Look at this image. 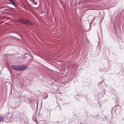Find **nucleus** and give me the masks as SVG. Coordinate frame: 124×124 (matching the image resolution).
I'll use <instances>...</instances> for the list:
<instances>
[{
    "label": "nucleus",
    "instance_id": "obj_11",
    "mask_svg": "<svg viewBox=\"0 0 124 124\" xmlns=\"http://www.w3.org/2000/svg\"><path fill=\"white\" fill-rule=\"evenodd\" d=\"M101 94V93H99V94Z\"/></svg>",
    "mask_w": 124,
    "mask_h": 124
},
{
    "label": "nucleus",
    "instance_id": "obj_7",
    "mask_svg": "<svg viewBox=\"0 0 124 124\" xmlns=\"http://www.w3.org/2000/svg\"><path fill=\"white\" fill-rule=\"evenodd\" d=\"M10 1L11 4L13 5L15 7L17 8L18 7V5L16 2L15 0H8Z\"/></svg>",
    "mask_w": 124,
    "mask_h": 124
},
{
    "label": "nucleus",
    "instance_id": "obj_8",
    "mask_svg": "<svg viewBox=\"0 0 124 124\" xmlns=\"http://www.w3.org/2000/svg\"><path fill=\"white\" fill-rule=\"evenodd\" d=\"M48 95L47 93H44V95L42 96L43 98V99H45L47 98L48 97Z\"/></svg>",
    "mask_w": 124,
    "mask_h": 124
},
{
    "label": "nucleus",
    "instance_id": "obj_1",
    "mask_svg": "<svg viewBox=\"0 0 124 124\" xmlns=\"http://www.w3.org/2000/svg\"><path fill=\"white\" fill-rule=\"evenodd\" d=\"M17 21L19 23L28 25H32L33 23L29 20L26 18H21L17 19Z\"/></svg>",
    "mask_w": 124,
    "mask_h": 124
},
{
    "label": "nucleus",
    "instance_id": "obj_3",
    "mask_svg": "<svg viewBox=\"0 0 124 124\" xmlns=\"http://www.w3.org/2000/svg\"><path fill=\"white\" fill-rule=\"evenodd\" d=\"M115 108V112L117 114H119L120 112L121 107L120 105H118L117 106H116Z\"/></svg>",
    "mask_w": 124,
    "mask_h": 124
},
{
    "label": "nucleus",
    "instance_id": "obj_2",
    "mask_svg": "<svg viewBox=\"0 0 124 124\" xmlns=\"http://www.w3.org/2000/svg\"><path fill=\"white\" fill-rule=\"evenodd\" d=\"M95 18L94 17V16L93 15H90L88 16V20L89 21H91V23H89L90 26H91L92 23L94 21Z\"/></svg>",
    "mask_w": 124,
    "mask_h": 124
},
{
    "label": "nucleus",
    "instance_id": "obj_4",
    "mask_svg": "<svg viewBox=\"0 0 124 124\" xmlns=\"http://www.w3.org/2000/svg\"><path fill=\"white\" fill-rule=\"evenodd\" d=\"M8 115V116L7 115L5 116V118L8 120V121H12L13 120V116L12 115L10 116L9 115Z\"/></svg>",
    "mask_w": 124,
    "mask_h": 124
},
{
    "label": "nucleus",
    "instance_id": "obj_5",
    "mask_svg": "<svg viewBox=\"0 0 124 124\" xmlns=\"http://www.w3.org/2000/svg\"><path fill=\"white\" fill-rule=\"evenodd\" d=\"M27 66L19 65V71H23L27 68Z\"/></svg>",
    "mask_w": 124,
    "mask_h": 124
},
{
    "label": "nucleus",
    "instance_id": "obj_10",
    "mask_svg": "<svg viewBox=\"0 0 124 124\" xmlns=\"http://www.w3.org/2000/svg\"><path fill=\"white\" fill-rule=\"evenodd\" d=\"M122 120H124V117L122 118Z\"/></svg>",
    "mask_w": 124,
    "mask_h": 124
},
{
    "label": "nucleus",
    "instance_id": "obj_9",
    "mask_svg": "<svg viewBox=\"0 0 124 124\" xmlns=\"http://www.w3.org/2000/svg\"><path fill=\"white\" fill-rule=\"evenodd\" d=\"M3 118L2 116H0V122L3 120Z\"/></svg>",
    "mask_w": 124,
    "mask_h": 124
},
{
    "label": "nucleus",
    "instance_id": "obj_6",
    "mask_svg": "<svg viewBox=\"0 0 124 124\" xmlns=\"http://www.w3.org/2000/svg\"><path fill=\"white\" fill-rule=\"evenodd\" d=\"M12 69L16 71H19V65H12L11 66Z\"/></svg>",
    "mask_w": 124,
    "mask_h": 124
},
{
    "label": "nucleus",
    "instance_id": "obj_12",
    "mask_svg": "<svg viewBox=\"0 0 124 124\" xmlns=\"http://www.w3.org/2000/svg\"><path fill=\"white\" fill-rule=\"evenodd\" d=\"M37 106H38V104H37Z\"/></svg>",
    "mask_w": 124,
    "mask_h": 124
}]
</instances>
